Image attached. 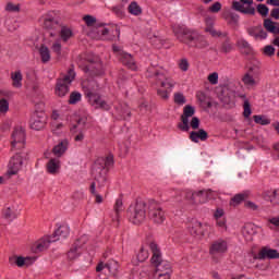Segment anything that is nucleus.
I'll list each match as a JSON object with an SVG mask.
<instances>
[{
  "label": "nucleus",
  "mask_w": 279,
  "mask_h": 279,
  "mask_svg": "<svg viewBox=\"0 0 279 279\" xmlns=\"http://www.w3.org/2000/svg\"><path fill=\"white\" fill-rule=\"evenodd\" d=\"M112 165H114V156L112 155L107 157H99L93 165L92 175L95 182H97L98 189H101V186L106 184L108 167H112Z\"/></svg>",
  "instance_id": "nucleus-1"
},
{
  "label": "nucleus",
  "mask_w": 279,
  "mask_h": 279,
  "mask_svg": "<svg viewBox=\"0 0 279 279\" xmlns=\"http://www.w3.org/2000/svg\"><path fill=\"white\" fill-rule=\"evenodd\" d=\"M85 96L88 98L89 104L92 106H96V108H101V110H110V105L106 102V100L101 99L99 94L95 93L99 88V84L96 81L87 82V85L83 86Z\"/></svg>",
  "instance_id": "nucleus-2"
},
{
  "label": "nucleus",
  "mask_w": 279,
  "mask_h": 279,
  "mask_svg": "<svg viewBox=\"0 0 279 279\" xmlns=\"http://www.w3.org/2000/svg\"><path fill=\"white\" fill-rule=\"evenodd\" d=\"M172 32L179 43H183V45H187V47H193L197 32L180 24L172 25Z\"/></svg>",
  "instance_id": "nucleus-3"
},
{
  "label": "nucleus",
  "mask_w": 279,
  "mask_h": 279,
  "mask_svg": "<svg viewBox=\"0 0 279 279\" xmlns=\"http://www.w3.org/2000/svg\"><path fill=\"white\" fill-rule=\"evenodd\" d=\"M148 204L144 201H137L134 207L129 209L130 219L135 226H141L147 219Z\"/></svg>",
  "instance_id": "nucleus-4"
},
{
  "label": "nucleus",
  "mask_w": 279,
  "mask_h": 279,
  "mask_svg": "<svg viewBox=\"0 0 279 279\" xmlns=\"http://www.w3.org/2000/svg\"><path fill=\"white\" fill-rule=\"evenodd\" d=\"M73 80H75V72L73 70H70L62 78H58L54 88L57 97H66V95H69V88Z\"/></svg>",
  "instance_id": "nucleus-5"
},
{
  "label": "nucleus",
  "mask_w": 279,
  "mask_h": 279,
  "mask_svg": "<svg viewBox=\"0 0 279 279\" xmlns=\"http://www.w3.org/2000/svg\"><path fill=\"white\" fill-rule=\"evenodd\" d=\"M148 217L154 223H162L165 221V210L160 203L155 199L148 202Z\"/></svg>",
  "instance_id": "nucleus-6"
},
{
  "label": "nucleus",
  "mask_w": 279,
  "mask_h": 279,
  "mask_svg": "<svg viewBox=\"0 0 279 279\" xmlns=\"http://www.w3.org/2000/svg\"><path fill=\"white\" fill-rule=\"evenodd\" d=\"M88 64L83 68L84 73H88L92 77L104 75V63L99 57L87 58Z\"/></svg>",
  "instance_id": "nucleus-7"
},
{
  "label": "nucleus",
  "mask_w": 279,
  "mask_h": 279,
  "mask_svg": "<svg viewBox=\"0 0 279 279\" xmlns=\"http://www.w3.org/2000/svg\"><path fill=\"white\" fill-rule=\"evenodd\" d=\"M35 106L37 110L32 118L31 128L38 132L44 130L45 125H47V119L45 118V113H43V110H45V102H38ZM38 110H40V116H38Z\"/></svg>",
  "instance_id": "nucleus-8"
},
{
  "label": "nucleus",
  "mask_w": 279,
  "mask_h": 279,
  "mask_svg": "<svg viewBox=\"0 0 279 279\" xmlns=\"http://www.w3.org/2000/svg\"><path fill=\"white\" fill-rule=\"evenodd\" d=\"M195 114V107L191 105H186L183 108V113L181 114V122L177 124L178 130L180 132H189L191 130V125H189V119Z\"/></svg>",
  "instance_id": "nucleus-9"
},
{
  "label": "nucleus",
  "mask_w": 279,
  "mask_h": 279,
  "mask_svg": "<svg viewBox=\"0 0 279 279\" xmlns=\"http://www.w3.org/2000/svg\"><path fill=\"white\" fill-rule=\"evenodd\" d=\"M254 0H240L232 2V10H235V12H241V14H250L251 16H254L256 14V9L253 7Z\"/></svg>",
  "instance_id": "nucleus-10"
},
{
  "label": "nucleus",
  "mask_w": 279,
  "mask_h": 279,
  "mask_svg": "<svg viewBox=\"0 0 279 279\" xmlns=\"http://www.w3.org/2000/svg\"><path fill=\"white\" fill-rule=\"evenodd\" d=\"M44 27L50 32V36L53 37L60 32V27H62V23L60 19L56 17L52 14H47L44 19Z\"/></svg>",
  "instance_id": "nucleus-11"
},
{
  "label": "nucleus",
  "mask_w": 279,
  "mask_h": 279,
  "mask_svg": "<svg viewBox=\"0 0 279 279\" xmlns=\"http://www.w3.org/2000/svg\"><path fill=\"white\" fill-rule=\"evenodd\" d=\"M23 168V153H16L9 161V170L7 172L8 178L16 175Z\"/></svg>",
  "instance_id": "nucleus-12"
},
{
  "label": "nucleus",
  "mask_w": 279,
  "mask_h": 279,
  "mask_svg": "<svg viewBox=\"0 0 279 279\" xmlns=\"http://www.w3.org/2000/svg\"><path fill=\"white\" fill-rule=\"evenodd\" d=\"M185 199L191 206H199V204H206V192L204 190L197 192L187 191L185 193Z\"/></svg>",
  "instance_id": "nucleus-13"
},
{
  "label": "nucleus",
  "mask_w": 279,
  "mask_h": 279,
  "mask_svg": "<svg viewBox=\"0 0 279 279\" xmlns=\"http://www.w3.org/2000/svg\"><path fill=\"white\" fill-rule=\"evenodd\" d=\"M228 252V242L225 240H218L215 241L210 248H209V254L213 256L214 263H219V258L215 257L217 254H226Z\"/></svg>",
  "instance_id": "nucleus-14"
},
{
  "label": "nucleus",
  "mask_w": 279,
  "mask_h": 279,
  "mask_svg": "<svg viewBox=\"0 0 279 279\" xmlns=\"http://www.w3.org/2000/svg\"><path fill=\"white\" fill-rule=\"evenodd\" d=\"M11 145L13 149H23L25 147V130L22 128L14 129Z\"/></svg>",
  "instance_id": "nucleus-15"
},
{
  "label": "nucleus",
  "mask_w": 279,
  "mask_h": 279,
  "mask_svg": "<svg viewBox=\"0 0 279 279\" xmlns=\"http://www.w3.org/2000/svg\"><path fill=\"white\" fill-rule=\"evenodd\" d=\"M86 244V236H82L74 242L68 252L69 260H75L82 255V247Z\"/></svg>",
  "instance_id": "nucleus-16"
},
{
  "label": "nucleus",
  "mask_w": 279,
  "mask_h": 279,
  "mask_svg": "<svg viewBox=\"0 0 279 279\" xmlns=\"http://www.w3.org/2000/svg\"><path fill=\"white\" fill-rule=\"evenodd\" d=\"M96 271L98 274H111L112 276H117L118 271H119V264H117V262H112L110 264H104V262H100L97 267H96Z\"/></svg>",
  "instance_id": "nucleus-17"
},
{
  "label": "nucleus",
  "mask_w": 279,
  "mask_h": 279,
  "mask_svg": "<svg viewBox=\"0 0 279 279\" xmlns=\"http://www.w3.org/2000/svg\"><path fill=\"white\" fill-rule=\"evenodd\" d=\"M257 260H265V259H276L279 258V252L278 250L269 248L267 246H264L257 256H255Z\"/></svg>",
  "instance_id": "nucleus-18"
},
{
  "label": "nucleus",
  "mask_w": 279,
  "mask_h": 279,
  "mask_svg": "<svg viewBox=\"0 0 279 279\" xmlns=\"http://www.w3.org/2000/svg\"><path fill=\"white\" fill-rule=\"evenodd\" d=\"M52 241L49 238L39 239L32 245V252L34 254H40V252H45L49 250Z\"/></svg>",
  "instance_id": "nucleus-19"
},
{
  "label": "nucleus",
  "mask_w": 279,
  "mask_h": 279,
  "mask_svg": "<svg viewBox=\"0 0 279 279\" xmlns=\"http://www.w3.org/2000/svg\"><path fill=\"white\" fill-rule=\"evenodd\" d=\"M36 258L33 257H23V256H13L9 258L11 265H16L17 267H29Z\"/></svg>",
  "instance_id": "nucleus-20"
},
{
  "label": "nucleus",
  "mask_w": 279,
  "mask_h": 279,
  "mask_svg": "<svg viewBox=\"0 0 279 279\" xmlns=\"http://www.w3.org/2000/svg\"><path fill=\"white\" fill-rule=\"evenodd\" d=\"M120 62H122L124 66H128V69H131V71H136V61H134L132 54L120 51Z\"/></svg>",
  "instance_id": "nucleus-21"
},
{
  "label": "nucleus",
  "mask_w": 279,
  "mask_h": 279,
  "mask_svg": "<svg viewBox=\"0 0 279 279\" xmlns=\"http://www.w3.org/2000/svg\"><path fill=\"white\" fill-rule=\"evenodd\" d=\"M149 248L150 252L153 253V257L150 259L151 265L162 263V253L160 252V247L156 244V242H150Z\"/></svg>",
  "instance_id": "nucleus-22"
},
{
  "label": "nucleus",
  "mask_w": 279,
  "mask_h": 279,
  "mask_svg": "<svg viewBox=\"0 0 279 279\" xmlns=\"http://www.w3.org/2000/svg\"><path fill=\"white\" fill-rule=\"evenodd\" d=\"M190 140L192 143H199V141H208V132L204 129H199L198 131H192L190 133Z\"/></svg>",
  "instance_id": "nucleus-23"
},
{
  "label": "nucleus",
  "mask_w": 279,
  "mask_h": 279,
  "mask_svg": "<svg viewBox=\"0 0 279 279\" xmlns=\"http://www.w3.org/2000/svg\"><path fill=\"white\" fill-rule=\"evenodd\" d=\"M66 149H69V140H63L52 148V154L57 156V158H61V156H64L66 153Z\"/></svg>",
  "instance_id": "nucleus-24"
},
{
  "label": "nucleus",
  "mask_w": 279,
  "mask_h": 279,
  "mask_svg": "<svg viewBox=\"0 0 279 279\" xmlns=\"http://www.w3.org/2000/svg\"><path fill=\"white\" fill-rule=\"evenodd\" d=\"M263 197L270 204L279 205V189L264 192Z\"/></svg>",
  "instance_id": "nucleus-25"
},
{
  "label": "nucleus",
  "mask_w": 279,
  "mask_h": 279,
  "mask_svg": "<svg viewBox=\"0 0 279 279\" xmlns=\"http://www.w3.org/2000/svg\"><path fill=\"white\" fill-rule=\"evenodd\" d=\"M46 169H47L48 173H50L51 175H56L57 173H60V159L51 158L47 162Z\"/></svg>",
  "instance_id": "nucleus-26"
},
{
  "label": "nucleus",
  "mask_w": 279,
  "mask_h": 279,
  "mask_svg": "<svg viewBox=\"0 0 279 279\" xmlns=\"http://www.w3.org/2000/svg\"><path fill=\"white\" fill-rule=\"evenodd\" d=\"M242 234L246 241H254V234H256V228L253 223H245L242 229Z\"/></svg>",
  "instance_id": "nucleus-27"
},
{
  "label": "nucleus",
  "mask_w": 279,
  "mask_h": 279,
  "mask_svg": "<svg viewBox=\"0 0 279 279\" xmlns=\"http://www.w3.org/2000/svg\"><path fill=\"white\" fill-rule=\"evenodd\" d=\"M148 40L153 45V47H156V49H161L165 45V39L160 37V35H156V33H149L147 35Z\"/></svg>",
  "instance_id": "nucleus-28"
},
{
  "label": "nucleus",
  "mask_w": 279,
  "mask_h": 279,
  "mask_svg": "<svg viewBox=\"0 0 279 279\" xmlns=\"http://www.w3.org/2000/svg\"><path fill=\"white\" fill-rule=\"evenodd\" d=\"M189 230L192 236H204V227L199 221L192 222Z\"/></svg>",
  "instance_id": "nucleus-29"
},
{
  "label": "nucleus",
  "mask_w": 279,
  "mask_h": 279,
  "mask_svg": "<svg viewBox=\"0 0 279 279\" xmlns=\"http://www.w3.org/2000/svg\"><path fill=\"white\" fill-rule=\"evenodd\" d=\"M154 267H156V274H171V264L167 260L159 262Z\"/></svg>",
  "instance_id": "nucleus-30"
},
{
  "label": "nucleus",
  "mask_w": 279,
  "mask_h": 279,
  "mask_svg": "<svg viewBox=\"0 0 279 279\" xmlns=\"http://www.w3.org/2000/svg\"><path fill=\"white\" fill-rule=\"evenodd\" d=\"M264 27L266 32H269L270 34H279V23H276L270 19L264 20Z\"/></svg>",
  "instance_id": "nucleus-31"
},
{
  "label": "nucleus",
  "mask_w": 279,
  "mask_h": 279,
  "mask_svg": "<svg viewBox=\"0 0 279 279\" xmlns=\"http://www.w3.org/2000/svg\"><path fill=\"white\" fill-rule=\"evenodd\" d=\"M89 192L93 195V197H95V204H102L104 203V196H101V194H99V191H97V183L96 182H92V184L89 186Z\"/></svg>",
  "instance_id": "nucleus-32"
},
{
  "label": "nucleus",
  "mask_w": 279,
  "mask_h": 279,
  "mask_svg": "<svg viewBox=\"0 0 279 279\" xmlns=\"http://www.w3.org/2000/svg\"><path fill=\"white\" fill-rule=\"evenodd\" d=\"M39 54H40V59L41 62L44 64H47V62H49V60H51V51L49 50V48L45 45H41L39 48Z\"/></svg>",
  "instance_id": "nucleus-33"
},
{
  "label": "nucleus",
  "mask_w": 279,
  "mask_h": 279,
  "mask_svg": "<svg viewBox=\"0 0 279 279\" xmlns=\"http://www.w3.org/2000/svg\"><path fill=\"white\" fill-rule=\"evenodd\" d=\"M193 47H197L198 49H206V47H208V40H206L204 36L196 33Z\"/></svg>",
  "instance_id": "nucleus-34"
},
{
  "label": "nucleus",
  "mask_w": 279,
  "mask_h": 279,
  "mask_svg": "<svg viewBox=\"0 0 279 279\" xmlns=\"http://www.w3.org/2000/svg\"><path fill=\"white\" fill-rule=\"evenodd\" d=\"M225 38V40L221 43L220 51L221 53H230L232 49H234V46L232 45V41L230 40V37L228 35Z\"/></svg>",
  "instance_id": "nucleus-35"
},
{
  "label": "nucleus",
  "mask_w": 279,
  "mask_h": 279,
  "mask_svg": "<svg viewBox=\"0 0 279 279\" xmlns=\"http://www.w3.org/2000/svg\"><path fill=\"white\" fill-rule=\"evenodd\" d=\"M69 234H71V229L69 228V226L63 225L60 226L53 233V236H60L61 239H66V236H69Z\"/></svg>",
  "instance_id": "nucleus-36"
},
{
  "label": "nucleus",
  "mask_w": 279,
  "mask_h": 279,
  "mask_svg": "<svg viewBox=\"0 0 279 279\" xmlns=\"http://www.w3.org/2000/svg\"><path fill=\"white\" fill-rule=\"evenodd\" d=\"M111 33L112 36H121V29H119V26H113L112 29L108 28V27H102L100 29H98V34H100L101 36H108V34Z\"/></svg>",
  "instance_id": "nucleus-37"
},
{
  "label": "nucleus",
  "mask_w": 279,
  "mask_h": 279,
  "mask_svg": "<svg viewBox=\"0 0 279 279\" xmlns=\"http://www.w3.org/2000/svg\"><path fill=\"white\" fill-rule=\"evenodd\" d=\"M58 34H60L61 39L63 40V43H66L69 40V38L73 37V31H71V28L66 27V26H62L58 32Z\"/></svg>",
  "instance_id": "nucleus-38"
},
{
  "label": "nucleus",
  "mask_w": 279,
  "mask_h": 279,
  "mask_svg": "<svg viewBox=\"0 0 279 279\" xmlns=\"http://www.w3.org/2000/svg\"><path fill=\"white\" fill-rule=\"evenodd\" d=\"M147 77H153L156 82H160L165 77V73L154 69V66H149L147 69Z\"/></svg>",
  "instance_id": "nucleus-39"
},
{
  "label": "nucleus",
  "mask_w": 279,
  "mask_h": 279,
  "mask_svg": "<svg viewBox=\"0 0 279 279\" xmlns=\"http://www.w3.org/2000/svg\"><path fill=\"white\" fill-rule=\"evenodd\" d=\"M128 10L133 16H141L143 14V9L136 1L131 2Z\"/></svg>",
  "instance_id": "nucleus-40"
},
{
  "label": "nucleus",
  "mask_w": 279,
  "mask_h": 279,
  "mask_svg": "<svg viewBox=\"0 0 279 279\" xmlns=\"http://www.w3.org/2000/svg\"><path fill=\"white\" fill-rule=\"evenodd\" d=\"M11 78L13 81L14 88H21V86H23V74L21 73V71L11 73Z\"/></svg>",
  "instance_id": "nucleus-41"
},
{
  "label": "nucleus",
  "mask_w": 279,
  "mask_h": 279,
  "mask_svg": "<svg viewBox=\"0 0 279 279\" xmlns=\"http://www.w3.org/2000/svg\"><path fill=\"white\" fill-rule=\"evenodd\" d=\"M245 199H247V194L242 193V194H235L231 201H230V206H239V204H241L242 202H245Z\"/></svg>",
  "instance_id": "nucleus-42"
},
{
  "label": "nucleus",
  "mask_w": 279,
  "mask_h": 279,
  "mask_svg": "<svg viewBox=\"0 0 279 279\" xmlns=\"http://www.w3.org/2000/svg\"><path fill=\"white\" fill-rule=\"evenodd\" d=\"M205 32H208V34H210V36H213V38H226V36H228L227 32L217 31V29H215V27L205 28Z\"/></svg>",
  "instance_id": "nucleus-43"
},
{
  "label": "nucleus",
  "mask_w": 279,
  "mask_h": 279,
  "mask_svg": "<svg viewBox=\"0 0 279 279\" xmlns=\"http://www.w3.org/2000/svg\"><path fill=\"white\" fill-rule=\"evenodd\" d=\"M149 258V251L145 250V247H141L138 254H137V260L140 263H145Z\"/></svg>",
  "instance_id": "nucleus-44"
},
{
  "label": "nucleus",
  "mask_w": 279,
  "mask_h": 279,
  "mask_svg": "<svg viewBox=\"0 0 279 279\" xmlns=\"http://www.w3.org/2000/svg\"><path fill=\"white\" fill-rule=\"evenodd\" d=\"M3 217L4 219H9V221H13V219H16V211L8 207L7 209L3 210Z\"/></svg>",
  "instance_id": "nucleus-45"
},
{
  "label": "nucleus",
  "mask_w": 279,
  "mask_h": 279,
  "mask_svg": "<svg viewBox=\"0 0 279 279\" xmlns=\"http://www.w3.org/2000/svg\"><path fill=\"white\" fill-rule=\"evenodd\" d=\"M253 119L258 125H269V123H271V121L264 116H253Z\"/></svg>",
  "instance_id": "nucleus-46"
},
{
  "label": "nucleus",
  "mask_w": 279,
  "mask_h": 279,
  "mask_svg": "<svg viewBox=\"0 0 279 279\" xmlns=\"http://www.w3.org/2000/svg\"><path fill=\"white\" fill-rule=\"evenodd\" d=\"M77 101H82V94H80V92H72L70 94L69 104L75 105V104H77Z\"/></svg>",
  "instance_id": "nucleus-47"
},
{
  "label": "nucleus",
  "mask_w": 279,
  "mask_h": 279,
  "mask_svg": "<svg viewBox=\"0 0 279 279\" xmlns=\"http://www.w3.org/2000/svg\"><path fill=\"white\" fill-rule=\"evenodd\" d=\"M174 104H178V106H184V104H186V97H184V94L175 93L174 94Z\"/></svg>",
  "instance_id": "nucleus-48"
},
{
  "label": "nucleus",
  "mask_w": 279,
  "mask_h": 279,
  "mask_svg": "<svg viewBox=\"0 0 279 279\" xmlns=\"http://www.w3.org/2000/svg\"><path fill=\"white\" fill-rule=\"evenodd\" d=\"M8 110H10V102L8 101V99L5 98L0 99V113L5 114Z\"/></svg>",
  "instance_id": "nucleus-49"
},
{
  "label": "nucleus",
  "mask_w": 279,
  "mask_h": 279,
  "mask_svg": "<svg viewBox=\"0 0 279 279\" xmlns=\"http://www.w3.org/2000/svg\"><path fill=\"white\" fill-rule=\"evenodd\" d=\"M160 86L161 88H165V86H169V88H173V86H175V83H173V81H171V78L166 77L163 74V77H161L160 80Z\"/></svg>",
  "instance_id": "nucleus-50"
},
{
  "label": "nucleus",
  "mask_w": 279,
  "mask_h": 279,
  "mask_svg": "<svg viewBox=\"0 0 279 279\" xmlns=\"http://www.w3.org/2000/svg\"><path fill=\"white\" fill-rule=\"evenodd\" d=\"M243 108V117H245V119H248V117L252 114V107L250 105V100H244Z\"/></svg>",
  "instance_id": "nucleus-51"
},
{
  "label": "nucleus",
  "mask_w": 279,
  "mask_h": 279,
  "mask_svg": "<svg viewBox=\"0 0 279 279\" xmlns=\"http://www.w3.org/2000/svg\"><path fill=\"white\" fill-rule=\"evenodd\" d=\"M83 21H85L87 27H93L97 23V19L93 15H85Z\"/></svg>",
  "instance_id": "nucleus-52"
},
{
  "label": "nucleus",
  "mask_w": 279,
  "mask_h": 279,
  "mask_svg": "<svg viewBox=\"0 0 279 279\" xmlns=\"http://www.w3.org/2000/svg\"><path fill=\"white\" fill-rule=\"evenodd\" d=\"M245 86H254L256 84V81H254V77L250 74H245L242 78Z\"/></svg>",
  "instance_id": "nucleus-53"
},
{
  "label": "nucleus",
  "mask_w": 279,
  "mask_h": 279,
  "mask_svg": "<svg viewBox=\"0 0 279 279\" xmlns=\"http://www.w3.org/2000/svg\"><path fill=\"white\" fill-rule=\"evenodd\" d=\"M189 66H190V64H189V60L187 59H185V58L180 59V61H179V69L181 71L186 73V71H189Z\"/></svg>",
  "instance_id": "nucleus-54"
},
{
  "label": "nucleus",
  "mask_w": 279,
  "mask_h": 279,
  "mask_svg": "<svg viewBox=\"0 0 279 279\" xmlns=\"http://www.w3.org/2000/svg\"><path fill=\"white\" fill-rule=\"evenodd\" d=\"M208 11L211 12V14L221 12V2H215L208 8Z\"/></svg>",
  "instance_id": "nucleus-55"
},
{
  "label": "nucleus",
  "mask_w": 279,
  "mask_h": 279,
  "mask_svg": "<svg viewBox=\"0 0 279 279\" xmlns=\"http://www.w3.org/2000/svg\"><path fill=\"white\" fill-rule=\"evenodd\" d=\"M257 12L260 16H267V14H269V8L265 4H258Z\"/></svg>",
  "instance_id": "nucleus-56"
},
{
  "label": "nucleus",
  "mask_w": 279,
  "mask_h": 279,
  "mask_svg": "<svg viewBox=\"0 0 279 279\" xmlns=\"http://www.w3.org/2000/svg\"><path fill=\"white\" fill-rule=\"evenodd\" d=\"M7 12H21V7L19 4H14L9 2L5 7Z\"/></svg>",
  "instance_id": "nucleus-57"
},
{
  "label": "nucleus",
  "mask_w": 279,
  "mask_h": 279,
  "mask_svg": "<svg viewBox=\"0 0 279 279\" xmlns=\"http://www.w3.org/2000/svg\"><path fill=\"white\" fill-rule=\"evenodd\" d=\"M264 53L265 56H268V58H271L276 56V48H274L271 45H268L264 48Z\"/></svg>",
  "instance_id": "nucleus-58"
},
{
  "label": "nucleus",
  "mask_w": 279,
  "mask_h": 279,
  "mask_svg": "<svg viewBox=\"0 0 279 279\" xmlns=\"http://www.w3.org/2000/svg\"><path fill=\"white\" fill-rule=\"evenodd\" d=\"M207 80H208L209 84H213V85L219 84V73L214 72V73L209 74Z\"/></svg>",
  "instance_id": "nucleus-59"
},
{
  "label": "nucleus",
  "mask_w": 279,
  "mask_h": 279,
  "mask_svg": "<svg viewBox=\"0 0 279 279\" xmlns=\"http://www.w3.org/2000/svg\"><path fill=\"white\" fill-rule=\"evenodd\" d=\"M88 120L86 118H80L77 121H76V124L73 125V128H71V132L72 134H75V130H77V125H83V128L86 125V122Z\"/></svg>",
  "instance_id": "nucleus-60"
},
{
  "label": "nucleus",
  "mask_w": 279,
  "mask_h": 279,
  "mask_svg": "<svg viewBox=\"0 0 279 279\" xmlns=\"http://www.w3.org/2000/svg\"><path fill=\"white\" fill-rule=\"evenodd\" d=\"M189 125L192 130H199V118L193 117Z\"/></svg>",
  "instance_id": "nucleus-61"
},
{
  "label": "nucleus",
  "mask_w": 279,
  "mask_h": 279,
  "mask_svg": "<svg viewBox=\"0 0 279 279\" xmlns=\"http://www.w3.org/2000/svg\"><path fill=\"white\" fill-rule=\"evenodd\" d=\"M51 49L57 56H62V45L60 43H54Z\"/></svg>",
  "instance_id": "nucleus-62"
},
{
  "label": "nucleus",
  "mask_w": 279,
  "mask_h": 279,
  "mask_svg": "<svg viewBox=\"0 0 279 279\" xmlns=\"http://www.w3.org/2000/svg\"><path fill=\"white\" fill-rule=\"evenodd\" d=\"M257 38H260L262 40L267 38V32H265V29H263L262 25L257 26Z\"/></svg>",
  "instance_id": "nucleus-63"
},
{
  "label": "nucleus",
  "mask_w": 279,
  "mask_h": 279,
  "mask_svg": "<svg viewBox=\"0 0 279 279\" xmlns=\"http://www.w3.org/2000/svg\"><path fill=\"white\" fill-rule=\"evenodd\" d=\"M247 34L258 39V26L247 28Z\"/></svg>",
  "instance_id": "nucleus-64"
}]
</instances>
